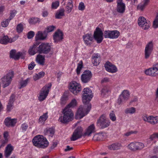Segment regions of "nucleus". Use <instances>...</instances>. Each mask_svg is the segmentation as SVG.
Here are the masks:
<instances>
[{
	"instance_id": "1",
	"label": "nucleus",
	"mask_w": 158,
	"mask_h": 158,
	"mask_svg": "<svg viewBox=\"0 0 158 158\" xmlns=\"http://www.w3.org/2000/svg\"><path fill=\"white\" fill-rule=\"evenodd\" d=\"M91 108V104L88 103L87 104L80 106L77 110L75 115V118L79 119L86 115Z\"/></svg>"
},
{
	"instance_id": "2",
	"label": "nucleus",
	"mask_w": 158,
	"mask_h": 158,
	"mask_svg": "<svg viewBox=\"0 0 158 158\" xmlns=\"http://www.w3.org/2000/svg\"><path fill=\"white\" fill-rule=\"evenodd\" d=\"M33 145L38 148H44L48 145V142L45 138L41 135L35 136L32 140Z\"/></svg>"
},
{
	"instance_id": "3",
	"label": "nucleus",
	"mask_w": 158,
	"mask_h": 158,
	"mask_svg": "<svg viewBox=\"0 0 158 158\" xmlns=\"http://www.w3.org/2000/svg\"><path fill=\"white\" fill-rule=\"evenodd\" d=\"M63 116L60 117L59 121L62 123H66L72 121L73 118L74 114L71 110L67 107H65L63 111Z\"/></svg>"
},
{
	"instance_id": "4",
	"label": "nucleus",
	"mask_w": 158,
	"mask_h": 158,
	"mask_svg": "<svg viewBox=\"0 0 158 158\" xmlns=\"http://www.w3.org/2000/svg\"><path fill=\"white\" fill-rule=\"evenodd\" d=\"M52 86L51 83H49L44 86L40 90L38 99L40 101H42L45 100L49 93V90Z\"/></svg>"
},
{
	"instance_id": "5",
	"label": "nucleus",
	"mask_w": 158,
	"mask_h": 158,
	"mask_svg": "<svg viewBox=\"0 0 158 158\" xmlns=\"http://www.w3.org/2000/svg\"><path fill=\"white\" fill-rule=\"evenodd\" d=\"M102 26V24H100L96 27L93 35L94 38L96 41L97 43L98 44L101 43L103 40L104 34L100 28Z\"/></svg>"
},
{
	"instance_id": "6",
	"label": "nucleus",
	"mask_w": 158,
	"mask_h": 158,
	"mask_svg": "<svg viewBox=\"0 0 158 158\" xmlns=\"http://www.w3.org/2000/svg\"><path fill=\"white\" fill-rule=\"evenodd\" d=\"M82 101L84 103H86L90 101L92 98L93 95L91 89L88 88H85L83 91Z\"/></svg>"
},
{
	"instance_id": "7",
	"label": "nucleus",
	"mask_w": 158,
	"mask_h": 158,
	"mask_svg": "<svg viewBox=\"0 0 158 158\" xmlns=\"http://www.w3.org/2000/svg\"><path fill=\"white\" fill-rule=\"evenodd\" d=\"M97 125L102 128L108 127L110 124V120L104 115H102L98 119Z\"/></svg>"
},
{
	"instance_id": "8",
	"label": "nucleus",
	"mask_w": 158,
	"mask_h": 158,
	"mask_svg": "<svg viewBox=\"0 0 158 158\" xmlns=\"http://www.w3.org/2000/svg\"><path fill=\"white\" fill-rule=\"evenodd\" d=\"M14 72L12 71L9 72L1 79V81L5 88L9 86L10 84L14 77Z\"/></svg>"
},
{
	"instance_id": "9",
	"label": "nucleus",
	"mask_w": 158,
	"mask_h": 158,
	"mask_svg": "<svg viewBox=\"0 0 158 158\" xmlns=\"http://www.w3.org/2000/svg\"><path fill=\"white\" fill-rule=\"evenodd\" d=\"M142 118L144 121L151 125H155L158 123V116H154L152 115L148 116L146 114H143Z\"/></svg>"
},
{
	"instance_id": "10",
	"label": "nucleus",
	"mask_w": 158,
	"mask_h": 158,
	"mask_svg": "<svg viewBox=\"0 0 158 158\" xmlns=\"http://www.w3.org/2000/svg\"><path fill=\"white\" fill-rule=\"evenodd\" d=\"M138 23L139 27H142L145 30L149 29L151 25L150 22L143 16H140L139 18Z\"/></svg>"
},
{
	"instance_id": "11",
	"label": "nucleus",
	"mask_w": 158,
	"mask_h": 158,
	"mask_svg": "<svg viewBox=\"0 0 158 158\" xmlns=\"http://www.w3.org/2000/svg\"><path fill=\"white\" fill-rule=\"evenodd\" d=\"M130 95V94L128 90H124L119 95L117 100V103L120 105L125 103L129 98Z\"/></svg>"
},
{
	"instance_id": "12",
	"label": "nucleus",
	"mask_w": 158,
	"mask_h": 158,
	"mask_svg": "<svg viewBox=\"0 0 158 158\" xmlns=\"http://www.w3.org/2000/svg\"><path fill=\"white\" fill-rule=\"evenodd\" d=\"M69 89L75 95L77 94L81 89L80 84L75 81H73L70 83Z\"/></svg>"
},
{
	"instance_id": "13",
	"label": "nucleus",
	"mask_w": 158,
	"mask_h": 158,
	"mask_svg": "<svg viewBox=\"0 0 158 158\" xmlns=\"http://www.w3.org/2000/svg\"><path fill=\"white\" fill-rule=\"evenodd\" d=\"M51 46L48 43H42L38 47V52L40 53L47 54L51 50Z\"/></svg>"
},
{
	"instance_id": "14",
	"label": "nucleus",
	"mask_w": 158,
	"mask_h": 158,
	"mask_svg": "<svg viewBox=\"0 0 158 158\" xmlns=\"http://www.w3.org/2000/svg\"><path fill=\"white\" fill-rule=\"evenodd\" d=\"M153 44L152 41L149 42L146 45L145 50V57L146 59L149 58L153 50Z\"/></svg>"
},
{
	"instance_id": "15",
	"label": "nucleus",
	"mask_w": 158,
	"mask_h": 158,
	"mask_svg": "<svg viewBox=\"0 0 158 158\" xmlns=\"http://www.w3.org/2000/svg\"><path fill=\"white\" fill-rule=\"evenodd\" d=\"M106 70L110 73H114L118 71L117 67L109 61H107L104 64Z\"/></svg>"
},
{
	"instance_id": "16",
	"label": "nucleus",
	"mask_w": 158,
	"mask_h": 158,
	"mask_svg": "<svg viewBox=\"0 0 158 158\" xmlns=\"http://www.w3.org/2000/svg\"><path fill=\"white\" fill-rule=\"evenodd\" d=\"M92 77V74L91 71L87 70L84 71L81 76V80L84 83L89 82Z\"/></svg>"
},
{
	"instance_id": "17",
	"label": "nucleus",
	"mask_w": 158,
	"mask_h": 158,
	"mask_svg": "<svg viewBox=\"0 0 158 158\" xmlns=\"http://www.w3.org/2000/svg\"><path fill=\"white\" fill-rule=\"evenodd\" d=\"M82 130L81 127H78L73 132L71 138L72 141H75L81 138L82 136Z\"/></svg>"
},
{
	"instance_id": "18",
	"label": "nucleus",
	"mask_w": 158,
	"mask_h": 158,
	"mask_svg": "<svg viewBox=\"0 0 158 158\" xmlns=\"http://www.w3.org/2000/svg\"><path fill=\"white\" fill-rule=\"evenodd\" d=\"M18 36H15L12 38H9L7 36H4L0 38V43L2 44H6L8 43H12L15 41L18 38Z\"/></svg>"
},
{
	"instance_id": "19",
	"label": "nucleus",
	"mask_w": 158,
	"mask_h": 158,
	"mask_svg": "<svg viewBox=\"0 0 158 158\" xmlns=\"http://www.w3.org/2000/svg\"><path fill=\"white\" fill-rule=\"evenodd\" d=\"M23 56V53L21 52H17L16 50L11 49L10 52V58L18 59Z\"/></svg>"
},
{
	"instance_id": "20",
	"label": "nucleus",
	"mask_w": 158,
	"mask_h": 158,
	"mask_svg": "<svg viewBox=\"0 0 158 158\" xmlns=\"http://www.w3.org/2000/svg\"><path fill=\"white\" fill-rule=\"evenodd\" d=\"M39 43L38 42H36L33 44L32 46H31L28 51L29 54L31 55H34L38 51V46Z\"/></svg>"
},
{
	"instance_id": "21",
	"label": "nucleus",
	"mask_w": 158,
	"mask_h": 158,
	"mask_svg": "<svg viewBox=\"0 0 158 158\" xmlns=\"http://www.w3.org/2000/svg\"><path fill=\"white\" fill-rule=\"evenodd\" d=\"M63 32L60 30L56 31L53 35V39L55 43H57L62 40L63 38Z\"/></svg>"
},
{
	"instance_id": "22",
	"label": "nucleus",
	"mask_w": 158,
	"mask_h": 158,
	"mask_svg": "<svg viewBox=\"0 0 158 158\" xmlns=\"http://www.w3.org/2000/svg\"><path fill=\"white\" fill-rule=\"evenodd\" d=\"M117 11L120 13H123L125 11V5L123 0H117Z\"/></svg>"
},
{
	"instance_id": "23",
	"label": "nucleus",
	"mask_w": 158,
	"mask_h": 158,
	"mask_svg": "<svg viewBox=\"0 0 158 158\" xmlns=\"http://www.w3.org/2000/svg\"><path fill=\"white\" fill-rule=\"evenodd\" d=\"M122 147L121 143L115 142L108 146V148L110 150H120Z\"/></svg>"
},
{
	"instance_id": "24",
	"label": "nucleus",
	"mask_w": 158,
	"mask_h": 158,
	"mask_svg": "<svg viewBox=\"0 0 158 158\" xmlns=\"http://www.w3.org/2000/svg\"><path fill=\"white\" fill-rule=\"evenodd\" d=\"M83 40L86 45H90L92 43L93 38L91 34H87L83 36Z\"/></svg>"
},
{
	"instance_id": "25",
	"label": "nucleus",
	"mask_w": 158,
	"mask_h": 158,
	"mask_svg": "<svg viewBox=\"0 0 158 158\" xmlns=\"http://www.w3.org/2000/svg\"><path fill=\"white\" fill-rule=\"evenodd\" d=\"M17 122L15 119H11L10 118H6L4 121L5 125L8 127H13Z\"/></svg>"
},
{
	"instance_id": "26",
	"label": "nucleus",
	"mask_w": 158,
	"mask_h": 158,
	"mask_svg": "<svg viewBox=\"0 0 158 158\" xmlns=\"http://www.w3.org/2000/svg\"><path fill=\"white\" fill-rule=\"evenodd\" d=\"M47 37V35L45 32L39 31L36 34L35 39L36 42L38 40H43L45 39Z\"/></svg>"
},
{
	"instance_id": "27",
	"label": "nucleus",
	"mask_w": 158,
	"mask_h": 158,
	"mask_svg": "<svg viewBox=\"0 0 158 158\" xmlns=\"http://www.w3.org/2000/svg\"><path fill=\"white\" fill-rule=\"evenodd\" d=\"M95 132V127L94 124L90 125L86 129L85 133V135L87 136H89L91 134Z\"/></svg>"
},
{
	"instance_id": "28",
	"label": "nucleus",
	"mask_w": 158,
	"mask_h": 158,
	"mask_svg": "<svg viewBox=\"0 0 158 158\" xmlns=\"http://www.w3.org/2000/svg\"><path fill=\"white\" fill-rule=\"evenodd\" d=\"M13 150V147L10 144H8L6 148L5 153V156L6 157H8L9 156Z\"/></svg>"
},
{
	"instance_id": "29",
	"label": "nucleus",
	"mask_w": 158,
	"mask_h": 158,
	"mask_svg": "<svg viewBox=\"0 0 158 158\" xmlns=\"http://www.w3.org/2000/svg\"><path fill=\"white\" fill-rule=\"evenodd\" d=\"M64 12V10L63 8L57 10L55 14L56 18L57 19H61L65 15Z\"/></svg>"
},
{
	"instance_id": "30",
	"label": "nucleus",
	"mask_w": 158,
	"mask_h": 158,
	"mask_svg": "<svg viewBox=\"0 0 158 158\" xmlns=\"http://www.w3.org/2000/svg\"><path fill=\"white\" fill-rule=\"evenodd\" d=\"M73 0H68V2L65 7L66 12L69 13L72 11L73 7Z\"/></svg>"
},
{
	"instance_id": "31",
	"label": "nucleus",
	"mask_w": 158,
	"mask_h": 158,
	"mask_svg": "<svg viewBox=\"0 0 158 158\" xmlns=\"http://www.w3.org/2000/svg\"><path fill=\"white\" fill-rule=\"evenodd\" d=\"M45 73L43 71L39 72L38 73H35L33 76V78L34 81H36L44 77Z\"/></svg>"
},
{
	"instance_id": "32",
	"label": "nucleus",
	"mask_w": 158,
	"mask_h": 158,
	"mask_svg": "<svg viewBox=\"0 0 158 158\" xmlns=\"http://www.w3.org/2000/svg\"><path fill=\"white\" fill-rule=\"evenodd\" d=\"M48 118V112H47L44 113L39 118V123L42 124H44Z\"/></svg>"
},
{
	"instance_id": "33",
	"label": "nucleus",
	"mask_w": 158,
	"mask_h": 158,
	"mask_svg": "<svg viewBox=\"0 0 158 158\" xmlns=\"http://www.w3.org/2000/svg\"><path fill=\"white\" fill-rule=\"evenodd\" d=\"M77 100L75 98H73L65 107H67L68 108H74L77 106Z\"/></svg>"
},
{
	"instance_id": "34",
	"label": "nucleus",
	"mask_w": 158,
	"mask_h": 158,
	"mask_svg": "<svg viewBox=\"0 0 158 158\" xmlns=\"http://www.w3.org/2000/svg\"><path fill=\"white\" fill-rule=\"evenodd\" d=\"M127 148L132 151H136V142L130 143L127 146Z\"/></svg>"
},
{
	"instance_id": "35",
	"label": "nucleus",
	"mask_w": 158,
	"mask_h": 158,
	"mask_svg": "<svg viewBox=\"0 0 158 158\" xmlns=\"http://www.w3.org/2000/svg\"><path fill=\"white\" fill-rule=\"evenodd\" d=\"M126 114H133L136 112V109L134 107H131L126 108L124 111Z\"/></svg>"
},
{
	"instance_id": "36",
	"label": "nucleus",
	"mask_w": 158,
	"mask_h": 158,
	"mask_svg": "<svg viewBox=\"0 0 158 158\" xmlns=\"http://www.w3.org/2000/svg\"><path fill=\"white\" fill-rule=\"evenodd\" d=\"M152 68L154 77L158 76V63L153 64Z\"/></svg>"
},
{
	"instance_id": "37",
	"label": "nucleus",
	"mask_w": 158,
	"mask_h": 158,
	"mask_svg": "<svg viewBox=\"0 0 158 158\" xmlns=\"http://www.w3.org/2000/svg\"><path fill=\"white\" fill-rule=\"evenodd\" d=\"M28 22L30 25H33L39 23L40 22V19L37 18H30L28 20Z\"/></svg>"
},
{
	"instance_id": "38",
	"label": "nucleus",
	"mask_w": 158,
	"mask_h": 158,
	"mask_svg": "<svg viewBox=\"0 0 158 158\" xmlns=\"http://www.w3.org/2000/svg\"><path fill=\"white\" fill-rule=\"evenodd\" d=\"M111 39L117 38L120 35L119 32L117 30L111 31Z\"/></svg>"
},
{
	"instance_id": "39",
	"label": "nucleus",
	"mask_w": 158,
	"mask_h": 158,
	"mask_svg": "<svg viewBox=\"0 0 158 158\" xmlns=\"http://www.w3.org/2000/svg\"><path fill=\"white\" fill-rule=\"evenodd\" d=\"M54 129L52 128H48L46 129L45 134L48 136L52 137L54 133Z\"/></svg>"
},
{
	"instance_id": "40",
	"label": "nucleus",
	"mask_w": 158,
	"mask_h": 158,
	"mask_svg": "<svg viewBox=\"0 0 158 158\" xmlns=\"http://www.w3.org/2000/svg\"><path fill=\"white\" fill-rule=\"evenodd\" d=\"M144 73L146 75L154 77L152 67L146 69Z\"/></svg>"
},
{
	"instance_id": "41",
	"label": "nucleus",
	"mask_w": 158,
	"mask_h": 158,
	"mask_svg": "<svg viewBox=\"0 0 158 158\" xmlns=\"http://www.w3.org/2000/svg\"><path fill=\"white\" fill-rule=\"evenodd\" d=\"M83 68V63L81 60L78 63L76 71L77 74H79Z\"/></svg>"
},
{
	"instance_id": "42",
	"label": "nucleus",
	"mask_w": 158,
	"mask_h": 158,
	"mask_svg": "<svg viewBox=\"0 0 158 158\" xmlns=\"http://www.w3.org/2000/svg\"><path fill=\"white\" fill-rule=\"evenodd\" d=\"M104 134L102 133H99L95 135L94 136V140H100L103 138Z\"/></svg>"
},
{
	"instance_id": "43",
	"label": "nucleus",
	"mask_w": 158,
	"mask_h": 158,
	"mask_svg": "<svg viewBox=\"0 0 158 158\" xmlns=\"http://www.w3.org/2000/svg\"><path fill=\"white\" fill-rule=\"evenodd\" d=\"M111 31H105L104 33L103 36L106 38H110L111 39Z\"/></svg>"
},
{
	"instance_id": "44",
	"label": "nucleus",
	"mask_w": 158,
	"mask_h": 158,
	"mask_svg": "<svg viewBox=\"0 0 158 158\" xmlns=\"http://www.w3.org/2000/svg\"><path fill=\"white\" fill-rule=\"evenodd\" d=\"M30 80V78H28L25 80H23L21 81L20 82V85L21 86L19 88L21 89L22 87L26 86Z\"/></svg>"
},
{
	"instance_id": "45",
	"label": "nucleus",
	"mask_w": 158,
	"mask_h": 158,
	"mask_svg": "<svg viewBox=\"0 0 158 158\" xmlns=\"http://www.w3.org/2000/svg\"><path fill=\"white\" fill-rule=\"evenodd\" d=\"M109 118L113 122L116 121V117L115 114V112L114 111H112L109 114Z\"/></svg>"
},
{
	"instance_id": "46",
	"label": "nucleus",
	"mask_w": 158,
	"mask_h": 158,
	"mask_svg": "<svg viewBox=\"0 0 158 158\" xmlns=\"http://www.w3.org/2000/svg\"><path fill=\"white\" fill-rule=\"evenodd\" d=\"M136 151L141 150L144 147V145L143 143L138 142H136Z\"/></svg>"
},
{
	"instance_id": "47",
	"label": "nucleus",
	"mask_w": 158,
	"mask_h": 158,
	"mask_svg": "<svg viewBox=\"0 0 158 158\" xmlns=\"http://www.w3.org/2000/svg\"><path fill=\"white\" fill-rule=\"evenodd\" d=\"M146 6L142 2L139 3L137 6V9L140 11H143L145 9Z\"/></svg>"
},
{
	"instance_id": "48",
	"label": "nucleus",
	"mask_w": 158,
	"mask_h": 158,
	"mask_svg": "<svg viewBox=\"0 0 158 158\" xmlns=\"http://www.w3.org/2000/svg\"><path fill=\"white\" fill-rule=\"evenodd\" d=\"M60 2L58 1H57L52 2L51 8L53 9H56L59 6Z\"/></svg>"
},
{
	"instance_id": "49",
	"label": "nucleus",
	"mask_w": 158,
	"mask_h": 158,
	"mask_svg": "<svg viewBox=\"0 0 158 158\" xmlns=\"http://www.w3.org/2000/svg\"><path fill=\"white\" fill-rule=\"evenodd\" d=\"M153 27L155 28L158 27V12L157 13L156 16L153 21Z\"/></svg>"
},
{
	"instance_id": "50",
	"label": "nucleus",
	"mask_w": 158,
	"mask_h": 158,
	"mask_svg": "<svg viewBox=\"0 0 158 158\" xmlns=\"http://www.w3.org/2000/svg\"><path fill=\"white\" fill-rule=\"evenodd\" d=\"M68 100V97L65 95H63L60 99V103L62 104H64L66 103Z\"/></svg>"
},
{
	"instance_id": "51",
	"label": "nucleus",
	"mask_w": 158,
	"mask_h": 158,
	"mask_svg": "<svg viewBox=\"0 0 158 158\" xmlns=\"http://www.w3.org/2000/svg\"><path fill=\"white\" fill-rule=\"evenodd\" d=\"M109 91V88L107 87H104L101 91L102 95L104 96L108 93Z\"/></svg>"
},
{
	"instance_id": "52",
	"label": "nucleus",
	"mask_w": 158,
	"mask_h": 158,
	"mask_svg": "<svg viewBox=\"0 0 158 158\" xmlns=\"http://www.w3.org/2000/svg\"><path fill=\"white\" fill-rule=\"evenodd\" d=\"M17 31L18 32H21L23 30V26L21 23L18 24L16 27Z\"/></svg>"
},
{
	"instance_id": "53",
	"label": "nucleus",
	"mask_w": 158,
	"mask_h": 158,
	"mask_svg": "<svg viewBox=\"0 0 158 158\" xmlns=\"http://www.w3.org/2000/svg\"><path fill=\"white\" fill-rule=\"evenodd\" d=\"M85 6L83 2H81L79 3L78 6V9L79 10L83 11L85 9Z\"/></svg>"
},
{
	"instance_id": "54",
	"label": "nucleus",
	"mask_w": 158,
	"mask_h": 158,
	"mask_svg": "<svg viewBox=\"0 0 158 158\" xmlns=\"http://www.w3.org/2000/svg\"><path fill=\"white\" fill-rule=\"evenodd\" d=\"M10 20V19H6L1 22V25L3 27H6L8 25Z\"/></svg>"
},
{
	"instance_id": "55",
	"label": "nucleus",
	"mask_w": 158,
	"mask_h": 158,
	"mask_svg": "<svg viewBox=\"0 0 158 158\" xmlns=\"http://www.w3.org/2000/svg\"><path fill=\"white\" fill-rule=\"evenodd\" d=\"M55 28V27L53 25L48 26L46 28L47 31L48 32L52 31Z\"/></svg>"
},
{
	"instance_id": "56",
	"label": "nucleus",
	"mask_w": 158,
	"mask_h": 158,
	"mask_svg": "<svg viewBox=\"0 0 158 158\" xmlns=\"http://www.w3.org/2000/svg\"><path fill=\"white\" fill-rule=\"evenodd\" d=\"M17 12L16 10H12L11 11L10 15V20L12 19L15 16V15L16 14H17Z\"/></svg>"
},
{
	"instance_id": "57",
	"label": "nucleus",
	"mask_w": 158,
	"mask_h": 158,
	"mask_svg": "<svg viewBox=\"0 0 158 158\" xmlns=\"http://www.w3.org/2000/svg\"><path fill=\"white\" fill-rule=\"evenodd\" d=\"M7 139H5L4 140H1L0 141V147H3L7 142Z\"/></svg>"
},
{
	"instance_id": "58",
	"label": "nucleus",
	"mask_w": 158,
	"mask_h": 158,
	"mask_svg": "<svg viewBox=\"0 0 158 158\" xmlns=\"http://www.w3.org/2000/svg\"><path fill=\"white\" fill-rule=\"evenodd\" d=\"M34 32L33 31H31L27 34V38L29 39H31L34 36Z\"/></svg>"
},
{
	"instance_id": "59",
	"label": "nucleus",
	"mask_w": 158,
	"mask_h": 158,
	"mask_svg": "<svg viewBox=\"0 0 158 158\" xmlns=\"http://www.w3.org/2000/svg\"><path fill=\"white\" fill-rule=\"evenodd\" d=\"M13 109V103L8 102L7 106V110L8 111H10Z\"/></svg>"
},
{
	"instance_id": "60",
	"label": "nucleus",
	"mask_w": 158,
	"mask_h": 158,
	"mask_svg": "<svg viewBox=\"0 0 158 158\" xmlns=\"http://www.w3.org/2000/svg\"><path fill=\"white\" fill-rule=\"evenodd\" d=\"M15 100V96L14 95H12L10 97L9 102L13 103Z\"/></svg>"
},
{
	"instance_id": "61",
	"label": "nucleus",
	"mask_w": 158,
	"mask_h": 158,
	"mask_svg": "<svg viewBox=\"0 0 158 158\" xmlns=\"http://www.w3.org/2000/svg\"><path fill=\"white\" fill-rule=\"evenodd\" d=\"M28 127V125L25 123H24L22 125L21 128L23 131H26Z\"/></svg>"
},
{
	"instance_id": "62",
	"label": "nucleus",
	"mask_w": 158,
	"mask_h": 158,
	"mask_svg": "<svg viewBox=\"0 0 158 158\" xmlns=\"http://www.w3.org/2000/svg\"><path fill=\"white\" fill-rule=\"evenodd\" d=\"M154 140H155L152 137L151 135L150 136V138L147 139L146 142L148 144H150L152 143V141Z\"/></svg>"
},
{
	"instance_id": "63",
	"label": "nucleus",
	"mask_w": 158,
	"mask_h": 158,
	"mask_svg": "<svg viewBox=\"0 0 158 158\" xmlns=\"http://www.w3.org/2000/svg\"><path fill=\"white\" fill-rule=\"evenodd\" d=\"M35 64L33 62H31V63L29 64L28 66V69L30 70L32 69L35 66Z\"/></svg>"
},
{
	"instance_id": "64",
	"label": "nucleus",
	"mask_w": 158,
	"mask_h": 158,
	"mask_svg": "<svg viewBox=\"0 0 158 158\" xmlns=\"http://www.w3.org/2000/svg\"><path fill=\"white\" fill-rule=\"evenodd\" d=\"M45 56L44 55L39 54L37 56L36 59H44Z\"/></svg>"
}]
</instances>
